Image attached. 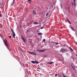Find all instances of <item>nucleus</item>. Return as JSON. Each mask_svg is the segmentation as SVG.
<instances>
[{
    "mask_svg": "<svg viewBox=\"0 0 77 77\" xmlns=\"http://www.w3.org/2000/svg\"><path fill=\"white\" fill-rule=\"evenodd\" d=\"M11 32H12L13 38H15V33L14 31V30H13V29H11Z\"/></svg>",
    "mask_w": 77,
    "mask_h": 77,
    "instance_id": "1",
    "label": "nucleus"
},
{
    "mask_svg": "<svg viewBox=\"0 0 77 77\" xmlns=\"http://www.w3.org/2000/svg\"><path fill=\"white\" fill-rule=\"evenodd\" d=\"M29 53H30V54H32L33 55H36V54L35 52H30L29 51H28Z\"/></svg>",
    "mask_w": 77,
    "mask_h": 77,
    "instance_id": "2",
    "label": "nucleus"
},
{
    "mask_svg": "<svg viewBox=\"0 0 77 77\" xmlns=\"http://www.w3.org/2000/svg\"><path fill=\"white\" fill-rule=\"evenodd\" d=\"M31 62L32 63H36V64H38L39 63V62L38 61H32Z\"/></svg>",
    "mask_w": 77,
    "mask_h": 77,
    "instance_id": "3",
    "label": "nucleus"
},
{
    "mask_svg": "<svg viewBox=\"0 0 77 77\" xmlns=\"http://www.w3.org/2000/svg\"><path fill=\"white\" fill-rule=\"evenodd\" d=\"M67 51V50L66 49H65L63 48L61 50V51L62 52H65V51Z\"/></svg>",
    "mask_w": 77,
    "mask_h": 77,
    "instance_id": "4",
    "label": "nucleus"
},
{
    "mask_svg": "<svg viewBox=\"0 0 77 77\" xmlns=\"http://www.w3.org/2000/svg\"><path fill=\"white\" fill-rule=\"evenodd\" d=\"M38 51H39V52H44V51H45V50H37Z\"/></svg>",
    "mask_w": 77,
    "mask_h": 77,
    "instance_id": "5",
    "label": "nucleus"
},
{
    "mask_svg": "<svg viewBox=\"0 0 77 77\" xmlns=\"http://www.w3.org/2000/svg\"><path fill=\"white\" fill-rule=\"evenodd\" d=\"M72 68L73 69V70H74L75 71V67H73V66H71Z\"/></svg>",
    "mask_w": 77,
    "mask_h": 77,
    "instance_id": "6",
    "label": "nucleus"
},
{
    "mask_svg": "<svg viewBox=\"0 0 77 77\" xmlns=\"http://www.w3.org/2000/svg\"><path fill=\"white\" fill-rule=\"evenodd\" d=\"M53 63V62H49L48 63V64H49V65H51V64H52V63Z\"/></svg>",
    "mask_w": 77,
    "mask_h": 77,
    "instance_id": "7",
    "label": "nucleus"
},
{
    "mask_svg": "<svg viewBox=\"0 0 77 77\" xmlns=\"http://www.w3.org/2000/svg\"><path fill=\"white\" fill-rule=\"evenodd\" d=\"M4 42L5 44V45H7V46H8V45L7 43H6V42H5V40H4Z\"/></svg>",
    "mask_w": 77,
    "mask_h": 77,
    "instance_id": "8",
    "label": "nucleus"
},
{
    "mask_svg": "<svg viewBox=\"0 0 77 77\" xmlns=\"http://www.w3.org/2000/svg\"><path fill=\"white\" fill-rule=\"evenodd\" d=\"M38 35H42V33H38Z\"/></svg>",
    "mask_w": 77,
    "mask_h": 77,
    "instance_id": "9",
    "label": "nucleus"
},
{
    "mask_svg": "<svg viewBox=\"0 0 77 77\" xmlns=\"http://www.w3.org/2000/svg\"><path fill=\"white\" fill-rule=\"evenodd\" d=\"M1 2L2 3V5H3V4L4 3V1H3V0H2Z\"/></svg>",
    "mask_w": 77,
    "mask_h": 77,
    "instance_id": "10",
    "label": "nucleus"
},
{
    "mask_svg": "<svg viewBox=\"0 0 77 77\" xmlns=\"http://www.w3.org/2000/svg\"><path fill=\"white\" fill-rule=\"evenodd\" d=\"M63 77H66V75H65L64 74H63Z\"/></svg>",
    "mask_w": 77,
    "mask_h": 77,
    "instance_id": "11",
    "label": "nucleus"
},
{
    "mask_svg": "<svg viewBox=\"0 0 77 77\" xmlns=\"http://www.w3.org/2000/svg\"><path fill=\"white\" fill-rule=\"evenodd\" d=\"M28 42H32V40L31 39H29V40Z\"/></svg>",
    "mask_w": 77,
    "mask_h": 77,
    "instance_id": "12",
    "label": "nucleus"
},
{
    "mask_svg": "<svg viewBox=\"0 0 77 77\" xmlns=\"http://www.w3.org/2000/svg\"><path fill=\"white\" fill-rule=\"evenodd\" d=\"M67 20L68 22V23H69V24H71V22H70V21H69V20L68 19Z\"/></svg>",
    "mask_w": 77,
    "mask_h": 77,
    "instance_id": "13",
    "label": "nucleus"
},
{
    "mask_svg": "<svg viewBox=\"0 0 77 77\" xmlns=\"http://www.w3.org/2000/svg\"><path fill=\"white\" fill-rule=\"evenodd\" d=\"M33 24H38V23L34 22Z\"/></svg>",
    "mask_w": 77,
    "mask_h": 77,
    "instance_id": "14",
    "label": "nucleus"
},
{
    "mask_svg": "<svg viewBox=\"0 0 77 77\" xmlns=\"http://www.w3.org/2000/svg\"><path fill=\"white\" fill-rule=\"evenodd\" d=\"M71 29L72 30H73V31H74V29H73V28L72 27H71Z\"/></svg>",
    "mask_w": 77,
    "mask_h": 77,
    "instance_id": "15",
    "label": "nucleus"
},
{
    "mask_svg": "<svg viewBox=\"0 0 77 77\" xmlns=\"http://www.w3.org/2000/svg\"><path fill=\"white\" fill-rule=\"evenodd\" d=\"M72 51H73V50L70 47L69 48Z\"/></svg>",
    "mask_w": 77,
    "mask_h": 77,
    "instance_id": "16",
    "label": "nucleus"
},
{
    "mask_svg": "<svg viewBox=\"0 0 77 77\" xmlns=\"http://www.w3.org/2000/svg\"><path fill=\"white\" fill-rule=\"evenodd\" d=\"M33 14H36V13L35 12V11H33Z\"/></svg>",
    "mask_w": 77,
    "mask_h": 77,
    "instance_id": "17",
    "label": "nucleus"
},
{
    "mask_svg": "<svg viewBox=\"0 0 77 77\" xmlns=\"http://www.w3.org/2000/svg\"><path fill=\"white\" fill-rule=\"evenodd\" d=\"M14 4V2H12V4H11V6H13V5Z\"/></svg>",
    "mask_w": 77,
    "mask_h": 77,
    "instance_id": "18",
    "label": "nucleus"
},
{
    "mask_svg": "<svg viewBox=\"0 0 77 77\" xmlns=\"http://www.w3.org/2000/svg\"><path fill=\"white\" fill-rule=\"evenodd\" d=\"M56 44V45H57V44H59V43L57 42V43H55V42H54Z\"/></svg>",
    "mask_w": 77,
    "mask_h": 77,
    "instance_id": "19",
    "label": "nucleus"
},
{
    "mask_svg": "<svg viewBox=\"0 0 77 77\" xmlns=\"http://www.w3.org/2000/svg\"><path fill=\"white\" fill-rule=\"evenodd\" d=\"M48 15V13H47V14H46V17H47V16Z\"/></svg>",
    "mask_w": 77,
    "mask_h": 77,
    "instance_id": "20",
    "label": "nucleus"
},
{
    "mask_svg": "<svg viewBox=\"0 0 77 77\" xmlns=\"http://www.w3.org/2000/svg\"><path fill=\"white\" fill-rule=\"evenodd\" d=\"M43 42H45V39H44L43 40Z\"/></svg>",
    "mask_w": 77,
    "mask_h": 77,
    "instance_id": "21",
    "label": "nucleus"
},
{
    "mask_svg": "<svg viewBox=\"0 0 77 77\" xmlns=\"http://www.w3.org/2000/svg\"><path fill=\"white\" fill-rule=\"evenodd\" d=\"M22 39H23V41H24V42H26V40H25V39H24V38Z\"/></svg>",
    "mask_w": 77,
    "mask_h": 77,
    "instance_id": "22",
    "label": "nucleus"
},
{
    "mask_svg": "<svg viewBox=\"0 0 77 77\" xmlns=\"http://www.w3.org/2000/svg\"><path fill=\"white\" fill-rule=\"evenodd\" d=\"M21 37L22 38V39L24 38V37H23V36H21Z\"/></svg>",
    "mask_w": 77,
    "mask_h": 77,
    "instance_id": "23",
    "label": "nucleus"
},
{
    "mask_svg": "<svg viewBox=\"0 0 77 77\" xmlns=\"http://www.w3.org/2000/svg\"><path fill=\"white\" fill-rule=\"evenodd\" d=\"M41 29H44V27L43 26H42V27H41Z\"/></svg>",
    "mask_w": 77,
    "mask_h": 77,
    "instance_id": "24",
    "label": "nucleus"
},
{
    "mask_svg": "<svg viewBox=\"0 0 77 77\" xmlns=\"http://www.w3.org/2000/svg\"><path fill=\"white\" fill-rule=\"evenodd\" d=\"M5 41H6V42L7 43H8V41H7V40H6V39H5Z\"/></svg>",
    "mask_w": 77,
    "mask_h": 77,
    "instance_id": "25",
    "label": "nucleus"
},
{
    "mask_svg": "<svg viewBox=\"0 0 77 77\" xmlns=\"http://www.w3.org/2000/svg\"><path fill=\"white\" fill-rule=\"evenodd\" d=\"M74 5L75 6V2H74Z\"/></svg>",
    "mask_w": 77,
    "mask_h": 77,
    "instance_id": "26",
    "label": "nucleus"
},
{
    "mask_svg": "<svg viewBox=\"0 0 77 77\" xmlns=\"http://www.w3.org/2000/svg\"><path fill=\"white\" fill-rule=\"evenodd\" d=\"M13 3H14V2H15V0H13Z\"/></svg>",
    "mask_w": 77,
    "mask_h": 77,
    "instance_id": "27",
    "label": "nucleus"
},
{
    "mask_svg": "<svg viewBox=\"0 0 77 77\" xmlns=\"http://www.w3.org/2000/svg\"><path fill=\"white\" fill-rule=\"evenodd\" d=\"M74 2H75V0H73Z\"/></svg>",
    "mask_w": 77,
    "mask_h": 77,
    "instance_id": "28",
    "label": "nucleus"
},
{
    "mask_svg": "<svg viewBox=\"0 0 77 77\" xmlns=\"http://www.w3.org/2000/svg\"><path fill=\"white\" fill-rule=\"evenodd\" d=\"M9 38H11V36H9Z\"/></svg>",
    "mask_w": 77,
    "mask_h": 77,
    "instance_id": "29",
    "label": "nucleus"
},
{
    "mask_svg": "<svg viewBox=\"0 0 77 77\" xmlns=\"http://www.w3.org/2000/svg\"><path fill=\"white\" fill-rule=\"evenodd\" d=\"M72 5L73 6H74V4L73 3L72 4Z\"/></svg>",
    "mask_w": 77,
    "mask_h": 77,
    "instance_id": "30",
    "label": "nucleus"
},
{
    "mask_svg": "<svg viewBox=\"0 0 77 77\" xmlns=\"http://www.w3.org/2000/svg\"><path fill=\"white\" fill-rule=\"evenodd\" d=\"M57 74H56V75H55V77H56V76H57Z\"/></svg>",
    "mask_w": 77,
    "mask_h": 77,
    "instance_id": "31",
    "label": "nucleus"
},
{
    "mask_svg": "<svg viewBox=\"0 0 77 77\" xmlns=\"http://www.w3.org/2000/svg\"><path fill=\"white\" fill-rule=\"evenodd\" d=\"M28 2H30V0H28Z\"/></svg>",
    "mask_w": 77,
    "mask_h": 77,
    "instance_id": "32",
    "label": "nucleus"
},
{
    "mask_svg": "<svg viewBox=\"0 0 77 77\" xmlns=\"http://www.w3.org/2000/svg\"><path fill=\"white\" fill-rule=\"evenodd\" d=\"M1 14H0V17H1Z\"/></svg>",
    "mask_w": 77,
    "mask_h": 77,
    "instance_id": "33",
    "label": "nucleus"
},
{
    "mask_svg": "<svg viewBox=\"0 0 77 77\" xmlns=\"http://www.w3.org/2000/svg\"><path fill=\"white\" fill-rule=\"evenodd\" d=\"M52 43H53V42H52Z\"/></svg>",
    "mask_w": 77,
    "mask_h": 77,
    "instance_id": "34",
    "label": "nucleus"
},
{
    "mask_svg": "<svg viewBox=\"0 0 77 77\" xmlns=\"http://www.w3.org/2000/svg\"><path fill=\"white\" fill-rule=\"evenodd\" d=\"M45 57H46V56H45Z\"/></svg>",
    "mask_w": 77,
    "mask_h": 77,
    "instance_id": "35",
    "label": "nucleus"
}]
</instances>
